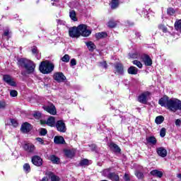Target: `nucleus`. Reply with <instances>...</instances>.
<instances>
[{
    "instance_id": "1",
    "label": "nucleus",
    "mask_w": 181,
    "mask_h": 181,
    "mask_svg": "<svg viewBox=\"0 0 181 181\" xmlns=\"http://www.w3.org/2000/svg\"><path fill=\"white\" fill-rule=\"evenodd\" d=\"M158 104L172 112L181 111V100L179 99H169V97L164 96L158 100Z\"/></svg>"
},
{
    "instance_id": "2",
    "label": "nucleus",
    "mask_w": 181,
    "mask_h": 181,
    "mask_svg": "<svg viewBox=\"0 0 181 181\" xmlns=\"http://www.w3.org/2000/svg\"><path fill=\"white\" fill-rule=\"evenodd\" d=\"M18 66H21V67H24V69H25V72L22 73L23 76H26V74H32L36 68V65L33 62L25 58L18 59Z\"/></svg>"
},
{
    "instance_id": "3",
    "label": "nucleus",
    "mask_w": 181,
    "mask_h": 181,
    "mask_svg": "<svg viewBox=\"0 0 181 181\" xmlns=\"http://www.w3.org/2000/svg\"><path fill=\"white\" fill-rule=\"evenodd\" d=\"M39 70L42 74H50L54 70V64L49 60L43 61L39 66Z\"/></svg>"
},
{
    "instance_id": "4",
    "label": "nucleus",
    "mask_w": 181,
    "mask_h": 181,
    "mask_svg": "<svg viewBox=\"0 0 181 181\" xmlns=\"http://www.w3.org/2000/svg\"><path fill=\"white\" fill-rule=\"evenodd\" d=\"M130 57H132V59H138V60H141V62L144 63L145 66H152V59L146 54L140 55L138 53H134L130 54Z\"/></svg>"
},
{
    "instance_id": "5",
    "label": "nucleus",
    "mask_w": 181,
    "mask_h": 181,
    "mask_svg": "<svg viewBox=\"0 0 181 181\" xmlns=\"http://www.w3.org/2000/svg\"><path fill=\"white\" fill-rule=\"evenodd\" d=\"M79 29V36H83V37H88L91 35V30L88 28V26L82 24L78 25Z\"/></svg>"
},
{
    "instance_id": "6",
    "label": "nucleus",
    "mask_w": 181,
    "mask_h": 181,
    "mask_svg": "<svg viewBox=\"0 0 181 181\" xmlns=\"http://www.w3.org/2000/svg\"><path fill=\"white\" fill-rule=\"evenodd\" d=\"M149 98H151V92L146 91L142 93L140 95H139L138 101L141 104H146Z\"/></svg>"
},
{
    "instance_id": "7",
    "label": "nucleus",
    "mask_w": 181,
    "mask_h": 181,
    "mask_svg": "<svg viewBox=\"0 0 181 181\" xmlns=\"http://www.w3.org/2000/svg\"><path fill=\"white\" fill-rule=\"evenodd\" d=\"M55 127L57 128V131L59 132L64 133L67 131L66 123H64V121L63 120H58L55 124Z\"/></svg>"
},
{
    "instance_id": "8",
    "label": "nucleus",
    "mask_w": 181,
    "mask_h": 181,
    "mask_svg": "<svg viewBox=\"0 0 181 181\" xmlns=\"http://www.w3.org/2000/svg\"><path fill=\"white\" fill-rule=\"evenodd\" d=\"M69 35L71 37H80V30L78 27H73L69 29Z\"/></svg>"
},
{
    "instance_id": "9",
    "label": "nucleus",
    "mask_w": 181,
    "mask_h": 181,
    "mask_svg": "<svg viewBox=\"0 0 181 181\" xmlns=\"http://www.w3.org/2000/svg\"><path fill=\"white\" fill-rule=\"evenodd\" d=\"M40 124L42 125H45L46 124L48 127H55L56 126V119L54 117H49L47 121L46 120H40Z\"/></svg>"
},
{
    "instance_id": "10",
    "label": "nucleus",
    "mask_w": 181,
    "mask_h": 181,
    "mask_svg": "<svg viewBox=\"0 0 181 181\" xmlns=\"http://www.w3.org/2000/svg\"><path fill=\"white\" fill-rule=\"evenodd\" d=\"M43 109L45 111H47V112H49V114H51V115H56V114H57L56 107H54L53 104L43 106Z\"/></svg>"
},
{
    "instance_id": "11",
    "label": "nucleus",
    "mask_w": 181,
    "mask_h": 181,
    "mask_svg": "<svg viewBox=\"0 0 181 181\" xmlns=\"http://www.w3.org/2000/svg\"><path fill=\"white\" fill-rule=\"evenodd\" d=\"M53 78L57 83H63L66 80V76L62 72H56L53 75Z\"/></svg>"
},
{
    "instance_id": "12",
    "label": "nucleus",
    "mask_w": 181,
    "mask_h": 181,
    "mask_svg": "<svg viewBox=\"0 0 181 181\" xmlns=\"http://www.w3.org/2000/svg\"><path fill=\"white\" fill-rule=\"evenodd\" d=\"M23 149H25L26 152H28V153H35V151H36V146L33 144L27 143L24 144Z\"/></svg>"
},
{
    "instance_id": "13",
    "label": "nucleus",
    "mask_w": 181,
    "mask_h": 181,
    "mask_svg": "<svg viewBox=\"0 0 181 181\" xmlns=\"http://www.w3.org/2000/svg\"><path fill=\"white\" fill-rule=\"evenodd\" d=\"M32 163L35 166H42L43 165V160L40 156H34L32 158Z\"/></svg>"
},
{
    "instance_id": "14",
    "label": "nucleus",
    "mask_w": 181,
    "mask_h": 181,
    "mask_svg": "<svg viewBox=\"0 0 181 181\" xmlns=\"http://www.w3.org/2000/svg\"><path fill=\"white\" fill-rule=\"evenodd\" d=\"M3 80H4V81L7 83V84H9V86H12L13 87H15V86H16V83H15L13 78H12V77H11V76L9 75L3 76Z\"/></svg>"
},
{
    "instance_id": "15",
    "label": "nucleus",
    "mask_w": 181,
    "mask_h": 181,
    "mask_svg": "<svg viewBox=\"0 0 181 181\" xmlns=\"http://www.w3.org/2000/svg\"><path fill=\"white\" fill-rule=\"evenodd\" d=\"M115 74H124V66L121 64H115Z\"/></svg>"
},
{
    "instance_id": "16",
    "label": "nucleus",
    "mask_w": 181,
    "mask_h": 181,
    "mask_svg": "<svg viewBox=\"0 0 181 181\" xmlns=\"http://www.w3.org/2000/svg\"><path fill=\"white\" fill-rule=\"evenodd\" d=\"M21 132H23L24 134H28L32 129V126L30 124L25 122L21 126Z\"/></svg>"
},
{
    "instance_id": "17",
    "label": "nucleus",
    "mask_w": 181,
    "mask_h": 181,
    "mask_svg": "<svg viewBox=\"0 0 181 181\" xmlns=\"http://www.w3.org/2000/svg\"><path fill=\"white\" fill-rule=\"evenodd\" d=\"M157 153L159 155V156H161V158H166L168 155V151L165 149L163 147H160L157 148Z\"/></svg>"
},
{
    "instance_id": "18",
    "label": "nucleus",
    "mask_w": 181,
    "mask_h": 181,
    "mask_svg": "<svg viewBox=\"0 0 181 181\" xmlns=\"http://www.w3.org/2000/svg\"><path fill=\"white\" fill-rule=\"evenodd\" d=\"M54 144H57V145H62L63 144H66V141H64V138L62 136H57L54 138Z\"/></svg>"
},
{
    "instance_id": "19",
    "label": "nucleus",
    "mask_w": 181,
    "mask_h": 181,
    "mask_svg": "<svg viewBox=\"0 0 181 181\" xmlns=\"http://www.w3.org/2000/svg\"><path fill=\"white\" fill-rule=\"evenodd\" d=\"M46 175L51 179V181H60V177L53 174V173L48 172L46 173Z\"/></svg>"
},
{
    "instance_id": "20",
    "label": "nucleus",
    "mask_w": 181,
    "mask_h": 181,
    "mask_svg": "<svg viewBox=\"0 0 181 181\" xmlns=\"http://www.w3.org/2000/svg\"><path fill=\"white\" fill-rule=\"evenodd\" d=\"M151 175L152 176H155L156 177H162L163 176V173L162 171H159L158 170H153L151 171Z\"/></svg>"
},
{
    "instance_id": "21",
    "label": "nucleus",
    "mask_w": 181,
    "mask_h": 181,
    "mask_svg": "<svg viewBox=\"0 0 181 181\" xmlns=\"http://www.w3.org/2000/svg\"><path fill=\"white\" fill-rule=\"evenodd\" d=\"M85 43L90 52H94L95 49V45L94 44V42L89 41V42H86Z\"/></svg>"
},
{
    "instance_id": "22",
    "label": "nucleus",
    "mask_w": 181,
    "mask_h": 181,
    "mask_svg": "<svg viewBox=\"0 0 181 181\" xmlns=\"http://www.w3.org/2000/svg\"><path fill=\"white\" fill-rule=\"evenodd\" d=\"M69 18H71V21L74 22H77V16L74 10H71L69 11Z\"/></svg>"
},
{
    "instance_id": "23",
    "label": "nucleus",
    "mask_w": 181,
    "mask_h": 181,
    "mask_svg": "<svg viewBox=\"0 0 181 181\" xmlns=\"http://www.w3.org/2000/svg\"><path fill=\"white\" fill-rule=\"evenodd\" d=\"M110 148L114 152H121V148H119V147L114 143L110 144Z\"/></svg>"
},
{
    "instance_id": "24",
    "label": "nucleus",
    "mask_w": 181,
    "mask_h": 181,
    "mask_svg": "<svg viewBox=\"0 0 181 181\" xmlns=\"http://www.w3.org/2000/svg\"><path fill=\"white\" fill-rule=\"evenodd\" d=\"M129 74H138V68L135 66H130L127 70Z\"/></svg>"
},
{
    "instance_id": "25",
    "label": "nucleus",
    "mask_w": 181,
    "mask_h": 181,
    "mask_svg": "<svg viewBox=\"0 0 181 181\" xmlns=\"http://www.w3.org/2000/svg\"><path fill=\"white\" fill-rule=\"evenodd\" d=\"M112 174V173H111V168L105 169L102 172V175L103 176H105L106 177H108V178H110V177L111 176Z\"/></svg>"
},
{
    "instance_id": "26",
    "label": "nucleus",
    "mask_w": 181,
    "mask_h": 181,
    "mask_svg": "<svg viewBox=\"0 0 181 181\" xmlns=\"http://www.w3.org/2000/svg\"><path fill=\"white\" fill-rule=\"evenodd\" d=\"M107 36H108V35H107V33H105V32L97 33L95 34L96 39H104V37H107Z\"/></svg>"
},
{
    "instance_id": "27",
    "label": "nucleus",
    "mask_w": 181,
    "mask_h": 181,
    "mask_svg": "<svg viewBox=\"0 0 181 181\" xmlns=\"http://www.w3.org/2000/svg\"><path fill=\"white\" fill-rule=\"evenodd\" d=\"M146 141L151 145H156V138L155 136H149L146 138Z\"/></svg>"
},
{
    "instance_id": "28",
    "label": "nucleus",
    "mask_w": 181,
    "mask_h": 181,
    "mask_svg": "<svg viewBox=\"0 0 181 181\" xmlns=\"http://www.w3.org/2000/svg\"><path fill=\"white\" fill-rule=\"evenodd\" d=\"M163 121H165V117H163V116H162V115L156 117V119H155V122L158 125H160V124H162V122H163Z\"/></svg>"
},
{
    "instance_id": "29",
    "label": "nucleus",
    "mask_w": 181,
    "mask_h": 181,
    "mask_svg": "<svg viewBox=\"0 0 181 181\" xmlns=\"http://www.w3.org/2000/svg\"><path fill=\"white\" fill-rule=\"evenodd\" d=\"M118 24L117 21H115V20H110L107 22V27L108 28H115V26H117V25Z\"/></svg>"
},
{
    "instance_id": "30",
    "label": "nucleus",
    "mask_w": 181,
    "mask_h": 181,
    "mask_svg": "<svg viewBox=\"0 0 181 181\" xmlns=\"http://www.w3.org/2000/svg\"><path fill=\"white\" fill-rule=\"evenodd\" d=\"M110 5L112 9H116V8H118V5H119V1L118 0H112Z\"/></svg>"
},
{
    "instance_id": "31",
    "label": "nucleus",
    "mask_w": 181,
    "mask_h": 181,
    "mask_svg": "<svg viewBox=\"0 0 181 181\" xmlns=\"http://www.w3.org/2000/svg\"><path fill=\"white\" fill-rule=\"evenodd\" d=\"M132 63L133 64H134V66H136L139 69H142L143 67L142 63L138 59L134 60Z\"/></svg>"
},
{
    "instance_id": "32",
    "label": "nucleus",
    "mask_w": 181,
    "mask_h": 181,
    "mask_svg": "<svg viewBox=\"0 0 181 181\" xmlns=\"http://www.w3.org/2000/svg\"><path fill=\"white\" fill-rule=\"evenodd\" d=\"M64 154L68 158H73V156H74V151H73L71 150H65L64 151Z\"/></svg>"
},
{
    "instance_id": "33",
    "label": "nucleus",
    "mask_w": 181,
    "mask_h": 181,
    "mask_svg": "<svg viewBox=\"0 0 181 181\" xmlns=\"http://www.w3.org/2000/svg\"><path fill=\"white\" fill-rule=\"evenodd\" d=\"M175 28L177 30H180V32L181 33V19L175 21Z\"/></svg>"
},
{
    "instance_id": "34",
    "label": "nucleus",
    "mask_w": 181,
    "mask_h": 181,
    "mask_svg": "<svg viewBox=\"0 0 181 181\" xmlns=\"http://www.w3.org/2000/svg\"><path fill=\"white\" fill-rule=\"evenodd\" d=\"M109 179H111V180L113 181H119V177L117 175V174L112 173L111 175L109 177Z\"/></svg>"
},
{
    "instance_id": "35",
    "label": "nucleus",
    "mask_w": 181,
    "mask_h": 181,
    "mask_svg": "<svg viewBox=\"0 0 181 181\" xmlns=\"http://www.w3.org/2000/svg\"><path fill=\"white\" fill-rule=\"evenodd\" d=\"M62 62H64V63H69L70 62V55L69 54H65L64 57L61 58Z\"/></svg>"
},
{
    "instance_id": "36",
    "label": "nucleus",
    "mask_w": 181,
    "mask_h": 181,
    "mask_svg": "<svg viewBox=\"0 0 181 181\" xmlns=\"http://www.w3.org/2000/svg\"><path fill=\"white\" fill-rule=\"evenodd\" d=\"M49 159L51 160V161L53 163H59V158H57V156H49Z\"/></svg>"
},
{
    "instance_id": "37",
    "label": "nucleus",
    "mask_w": 181,
    "mask_h": 181,
    "mask_svg": "<svg viewBox=\"0 0 181 181\" xmlns=\"http://www.w3.org/2000/svg\"><path fill=\"white\" fill-rule=\"evenodd\" d=\"M23 170L25 173H29V172H30V165H29V163L24 164Z\"/></svg>"
},
{
    "instance_id": "38",
    "label": "nucleus",
    "mask_w": 181,
    "mask_h": 181,
    "mask_svg": "<svg viewBox=\"0 0 181 181\" xmlns=\"http://www.w3.org/2000/svg\"><path fill=\"white\" fill-rule=\"evenodd\" d=\"M80 165L81 166H87L90 165V161H88V160L87 159L81 160L80 162Z\"/></svg>"
},
{
    "instance_id": "39",
    "label": "nucleus",
    "mask_w": 181,
    "mask_h": 181,
    "mask_svg": "<svg viewBox=\"0 0 181 181\" xmlns=\"http://www.w3.org/2000/svg\"><path fill=\"white\" fill-rule=\"evenodd\" d=\"M165 135H166V129L165 127H163L160 132V136H161V138H165Z\"/></svg>"
},
{
    "instance_id": "40",
    "label": "nucleus",
    "mask_w": 181,
    "mask_h": 181,
    "mask_svg": "<svg viewBox=\"0 0 181 181\" xmlns=\"http://www.w3.org/2000/svg\"><path fill=\"white\" fill-rule=\"evenodd\" d=\"M175 9L173 8H169L167 10V13L170 16L175 15Z\"/></svg>"
},
{
    "instance_id": "41",
    "label": "nucleus",
    "mask_w": 181,
    "mask_h": 181,
    "mask_svg": "<svg viewBox=\"0 0 181 181\" xmlns=\"http://www.w3.org/2000/svg\"><path fill=\"white\" fill-rule=\"evenodd\" d=\"M35 141H37L40 145H45V140L40 137L36 138Z\"/></svg>"
},
{
    "instance_id": "42",
    "label": "nucleus",
    "mask_w": 181,
    "mask_h": 181,
    "mask_svg": "<svg viewBox=\"0 0 181 181\" xmlns=\"http://www.w3.org/2000/svg\"><path fill=\"white\" fill-rule=\"evenodd\" d=\"M33 115L35 119H39L42 117V113L40 112H35Z\"/></svg>"
},
{
    "instance_id": "43",
    "label": "nucleus",
    "mask_w": 181,
    "mask_h": 181,
    "mask_svg": "<svg viewBox=\"0 0 181 181\" xmlns=\"http://www.w3.org/2000/svg\"><path fill=\"white\" fill-rule=\"evenodd\" d=\"M11 97H18V91L15 90H12L10 91Z\"/></svg>"
},
{
    "instance_id": "44",
    "label": "nucleus",
    "mask_w": 181,
    "mask_h": 181,
    "mask_svg": "<svg viewBox=\"0 0 181 181\" xmlns=\"http://www.w3.org/2000/svg\"><path fill=\"white\" fill-rule=\"evenodd\" d=\"M135 175L138 179H142L144 177V174L141 172H136Z\"/></svg>"
},
{
    "instance_id": "45",
    "label": "nucleus",
    "mask_w": 181,
    "mask_h": 181,
    "mask_svg": "<svg viewBox=\"0 0 181 181\" xmlns=\"http://www.w3.org/2000/svg\"><path fill=\"white\" fill-rule=\"evenodd\" d=\"M40 134L42 136H45V135H46V134H47V130H46V129H41Z\"/></svg>"
},
{
    "instance_id": "46",
    "label": "nucleus",
    "mask_w": 181,
    "mask_h": 181,
    "mask_svg": "<svg viewBox=\"0 0 181 181\" xmlns=\"http://www.w3.org/2000/svg\"><path fill=\"white\" fill-rule=\"evenodd\" d=\"M11 125H13V127H18V122H16V120L11 119Z\"/></svg>"
},
{
    "instance_id": "47",
    "label": "nucleus",
    "mask_w": 181,
    "mask_h": 181,
    "mask_svg": "<svg viewBox=\"0 0 181 181\" xmlns=\"http://www.w3.org/2000/svg\"><path fill=\"white\" fill-rule=\"evenodd\" d=\"M70 64L71 66H76V64H77V61H76V59H71Z\"/></svg>"
},
{
    "instance_id": "48",
    "label": "nucleus",
    "mask_w": 181,
    "mask_h": 181,
    "mask_svg": "<svg viewBox=\"0 0 181 181\" xmlns=\"http://www.w3.org/2000/svg\"><path fill=\"white\" fill-rule=\"evenodd\" d=\"M5 107H6V103H5V101L0 100V109L5 108Z\"/></svg>"
},
{
    "instance_id": "49",
    "label": "nucleus",
    "mask_w": 181,
    "mask_h": 181,
    "mask_svg": "<svg viewBox=\"0 0 181 181\" xmlns=\"http://www.w3.org/2000/svg\"><path fill=\"white\" fill-rule=\"evenodd\" d=\"M101 67H103L104 69H107V62L105 61H103L100 63Z\"/></svg>"
},
{
    "instance_id": "50",
    "label": "nucleus",
    "mask_w": 181,
    "mask_h": 181,
    "mask_svg": "<svg viewBox=\"0 0 181 181\" xmlns=\"http://www.w3.org/2000/svg\"><path fill=\"white\" fill-rule=\"evenodd\" d=\"M33 54H37V48L36 47H33L32 49Z\"/></svg>"
},
{
    "instance_id": "51",
    "label": "nucleus",
    "mask_w": 181,
    "mask_h": 181,
    "mask_svg": "<svg viewBox=\"0 0 181 181\" xmlns=\"http://www.w3.org/2000/svg\"><path fill=\"white\" fill-rule=\"evenodd\" d=\"M180 124H181V121H180V119H176V120H175V125H176L177 127H180Z\"/></svg>"
},
{
    "instance_id": "52",
    "label": "nucleus",
    "mask_w": 181,
    "mask_h": 181,
    "mask_svg": "<svg viewBox=\"0 0 181 181\" xmlns=\"http://www.w3.org/2000/svg\"><path fill=\"white\" fill-rule=\"evenodd\" d=\"M160 29H162V30L163 32H167L168 29L166 28V27L165 25H160L159 26Z\"/></svg>"
},
{
    "instance_id": "53",
    "label": "nucleus",
    "mask_w": 181,
    "mask_h": 181,
    "mask_svg": "<svg viewBox=\"0 0 181 181\" xmlns=\"http://www.w3.org/2000/svg\"><path fill=\"white\" fill-rule=\"evenodd\" d=\"M124 179L125 181H129L130 180L129 175L128 174H125L124 177Z\"/></svg>"
},
{
    "instance_id": "54",
    "label": "nucleus",
    "mask_w": 181,
    "mask_h": 181,
    "mask_svg": "<svg viewBox=\"0 0 181 181\" xmlns=\"http://www.w3.org/2000/svg\"><path fill=\"white\" fill-rule=\"evenodd\" d=\"M9 35V30H6L4 33V36H8Z\"/></svg>"
},
{
    "instance_id": "55",
    "label": "nucleus",
    "mask_w": 181,
    "mask_h": 181,
    "mask_svg": "<svg viewBox=\"0 0 181 181\" xmlns=\"http://www.w3.org/2000/svg\"><path fill=\"white\" fill-rule=\"evenodd\" d=\"M41 181H49V177H47V176H45L42 178Z\"/></svg>"
},
{
    "instance_id": "56",
    "label": "nucleus",
    "mask_w": 181,
    "mask_h": 181,
    "mask_svg": "<svg viewBox=\"0 0 181 181\" xmlns=\"http://www.w3.org/2000/svg\"><path fill=\"white\" fill-rule=\"evenodd\" d=\"M52 2H59V0H51Z\"/></svg>"
},
{
    "instance_id": "57",
    "label": "nucleus",
    "mask_w": 181,
    "mask_h": 181,
    "mask_svg": "<svg viewBox=\"0 0 181 181\" xmlns=\"http://www.w3.org/2000/svg\"><path fill=\"white\" fill-rule=\"evenodd\" d=\"M2 134V132H0V134Z\"/></svg>"
}]
</instances>
